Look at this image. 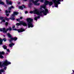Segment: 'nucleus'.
I'll return each instance as SVG.
<instances>
[{"mask_svg": "<svg viewBox=\"0 0 74 74\" xmlns=\"http://www.w3.org/2000/svg\"><path fill=\"white\" fill-rule=\"evenodd\" d=\"M2 62H0V67L1 68L3 67H4L3 69L5 70L7 69V66H8V64H11V63L10 62L8 61L7 60H5L4 62L3 63H2Z\"/></svg>", "mask_w": 74, "mask_h": 74, "instance_id": "1", "label": "nucleus"}, {"mask_svg": "<svg viewBox=\"0 0 74 74\" xmlns=\"http://www.w3.org/2000/svg\"><path fill=\"white\" fill-rule=\"evenodd\" d=\"M27 22V23L28 25V28L30 27H34V25L32 23L33 21V19H32L30 18H27L26 19Z\"/></svg>", "mask_w": 74, "mask_h": 74, "instance_id": "2", "label": "nucleus"}, {"mask_svg": "<svg viewBox=\"0 0 74 74\" xmlns=\"http://www.w3.org/2000/svg\"><path fill=\"white\" fill-rule=\"evenodd\" d=\"M42 12L43 13V14L45 15H47L48 14V10L47 9H45V11L43 10L40 11L39 10H38V15H39V16H42Z\"/></svg>", "mask_w": 74, "mask_h": 74, "instance_id": "3", "label": "nucleus"}, {"mask_svg": "<svg viewBox=\"0 0 74 74\" xmlns=\"http://www.w3.org/2000/svg\"><path fill=\"white\" fill-rule=\"evenodd\" d=\"M7 36H8L9 38H10V39L9 40V41L10 42H12L13 40L16 41V40H18V38L16 37H12V36L9 33L7 34Z\"/></svg>", "mask_w": 74, "mask_h": 74, "instance_id": "4", "label": "nucleus"}, {"mask_svg": "<svg viewBox=\"0 0 74 74\" xmlns=\"http://www.w3.org/2000/svg\"><path fill=\"white\" fill-rule=\"evenodd\" d=\"M45 5H49V6H52V5L53 4V2L49 1H45Z\"/></svg>", "mask_w": 74, "mask_h": 74, "instance_id": "5", "label": "nucleus"}, {"mask_svg": "<svg viewBox=\"0 0 74 74\" xmlns=\"http://www.w3.org/2000/svg\"><path fill=\"white\" fill-rule=\"evenodd\" d=\"M8 30H9L10 32L11 31V30H12V28L10 27L6 29V30L5 28H3V32L4 33H6L7 32Z\"/></svg>", "mask_w": 74, "mask_h": 74, "instance_id": "6", "label": "nucleus"}, {"mask_svg": "<svg viewBox=\"0 0 74 74\" xmlns=\"http://www.w3.org/2000/svg\"><path fill=\"white\" fill-rule=\"evenodd\" d=\"M30 14H33V13H34V14H37L38 15V10L37 9H35L33 11H30Z\"/></svg>", "mask_w": 74, "mask_h": 74, "instance_id": "7", "label": "nucleus"}, {"mask_svg": "<svg viewBox=\"0 0 74 74\" xmlns=\"http://www.w3.org/2000/svg\"><path fill=\"white\" fill-rule=\"evenodd\" d=\"M25 29L23 28H21L19 29H18V33H21L23 32H25Z\"/></svg>", "mask_w": 74, "mask_h": 74, "instance_id": "8", "label": "nucleus"}, {"mask_svg": "<svg viewBox=\"0 0 74 74\" xmlns=\"http://www.w3.org/2000/svg\"><path fill=\"white\" fill-rule=\"evenodd\" d=\"M20 24L24 26H27V24H26V23L24 22L23 21H21L20 22Z\"/></svg>", "mask_w": 74, "mask_h": 74, "instance_id": "9", "label": "nucleus"}, {"mask_svg": "<svg viewBox=\"0 0 74 74\" xmlns=\"http://www.w3.org/2000/svg\"><path fill=\"white\" fill-rule=\"evenodd\" d=\"M52 1L54 3V6H55L57 8L58 7V3L55 1H53V0H52Z\"/></svg>", "mask_w": 74, "mask_h": 74, "instance_id": "10", "label": "nucleus"}, {"mask_svg": "<svg viewBox=\"0 0 74 74\" xmlns=\"http://www.w3.org/2000/svg\"><path fill=\"white\" fill-rule=\"evenodd\" d=\"M6 1L8 4L12 5V2L11 1L9 2V1H8V0H6Z\"/></svg>", "mask_w": 74, "mask_h": 74, "instance_id": "11", "label": "nucleus"}, {"mask_svg": "<svg viewBox=\"0 0 74 74\" xmlns=\"http://www.w3.org/2000/svg\"><path fill=\"white\" fill-rule=\"evenodd\" d=\"M32 5H33V4L31 3H29L28 4V6L29 8H32Z\"/></svg>", "mask_w": 74, "mask_h": 74, "instance_id": "12", "label": "nucleus"}, {"mask_svg": "<svg viewBox=\"0 0 74 74\" xmlns=\"http://www.w3.org/2000/svg\"><path fill=\"white\" fill-rule=\"evenodd\" d=\"M2 73H5V71L3 69H1L0 70V74H2Z\"/></svg>", "mask_w": 74, "mask_h": 74, "instance_id": "13", "label": "nucleus"}, {"mask_svg": "<svg viewBox=\"0 0 74 74\" xmlns=\"http://www.w3.org/2000/svg\"><path fill=\"white\" fill-rule=\"evenodd\" d=\"M12 8L13 9H14V7L13 6H10V7H9L8 8V9L9 10H11V9Z\"/></svg>", "mask_w": 74, "mask_h": 74, "instance_id": "14", "label": "nucleus"}, {"mask_svg": "<svg viewBox=\"0 0 74 74\" xmlns=\"http://www.w3.org/2000/svg\"><path fill=\"white\" fill-rule=\"evenodd\" d=\"M38 2H35L34 3V4L35 5H39L40 4V3H38Z\"/></svg>", "mask_w": 74, "mask_h": 74, "instance_id": "15", "label": "nucleus"}, {"mask_svg": "<svg viewBox=\"0 0 74 74\" xmlns=\"http://www.w3.org/2000/svg\"><path fill=\"white\" fill-rule=\"evenodd\" d=\"M15 45L14 43H12L11 44H10L9 45V46L10 47H12V45Z\"/></svg>", "mask_w": 74, "mask_h": 74, "instance_id": "16", "label": "nucleus"}, {"mask_svg": "<svg viewBox=\"0 0 74 74\" xmlns=\"http://www.w3.org/2000/svg\"><path fill=\"white\" fill-rule=\"evenodd\" d=\"M9 19H10L11 20H12V21H14V20L15 19V18H14L13 17H10L9 18Z\"/></svg>", "mask_w": 74, "mask_h": 74, "instance_id": "17", "label": "nucleus"}, {"mask_svg": "<svg viewBox=\"0 0 74 74\" xmlns=\"http://www.w3.org/2000/svg\"><path fill=\"white\" fill-rule=\"evenodd\" d=\"M0 4H1V5H4L5 4V3L1 1H0Z\"/></svg>", "mask_w": 74, "mask_h": 74, "instance_id": "18", "label": "nucleus"}, {"mask_svg": "<svg viewBox=\"0 0 74 74\" xmlns=\"http://www.w3.org/2000/svg\"><path fill=\"white\" fill-rule=\"evenodd\" d=\"M2 44H3V39H1L0 38V45H2Z\"/></svg>", "mask_w": 74, "mask_h": 74, "instance_id": "19", "label": "nucleus"}, {"mask_svg": "<svg viewBox=\"0 0 74 74\" xmlns=\"http://www.w3.org/2000/svg\"><path fill=\"white\" fill-rule=\"evenodd\" d=\"M13 13L14 14H15V15H18V14H19V12H14Z\"/></svg>", "mask_w": 74, "mask_h": 74, "instance_id": "20", "label": "nucleus"}, {"mask_svg": "<svg viewBox=\"0 0 74 74\" xmlns=\"http://www.w3.org/2000/svg\"><path fill=\"white\" fill-rule=\"evenodd\" d=\"M18 8L20 10H23V8L22 6H19L18 7Z\"/></svg>", "mask_w": 74, "mask_h": 74, "instance_id": "21", "label": "nucleus"}, {"mask_svg": "<svg viewBox=\"0 0 74 74\" xmlns=\"http://www.w3.org/2000/svg\"><path fill=\"white\" fill-rule=\"evenodd\" d=\"M29 3H31V2H32L33 3H34L35 1H34V0H29Z\"/></svg>", "mask_w": 74, "mask_h": 74, "instance_id": "22", "label": "nucleus"}, {"mask_svg": "<svg viewBox=\"0 0 74 74\" xmlns=\"http://www.w3.org/2000/svg\"><path fill=\"white\" fill-rule=\"evenodd\" d=\"M2 47L3 49H7V47L6 46H5V45H3V46Z\"/></svg>", "mask_w": 74, "mask_h": 74, "instance_id": "23", "label": "nucleus"}, {"mask_svg": "<svg viewBox=\"0 0 74 74\" xmlns=\"http://www.w3.org/2000/svg\"><path fill=\"white\" fill-rule=\"evenodd\" d=\"M5 54V53L4 51H2L1 52L0 51V55H4Z\"/></svg>", "mask_w": 74, "mask_h": 74, "instance_id": "24", "label": "nucleus"}, {"mask_svg": "<svg viewBox=\"0 0 74 74\" xmlns=\"http://www.w3.org/2000/svg\"><path fill=\"white\" fill-rule=\"evenodd\" d=\"M53 1H56V2L57 3H58V2H59V1H61V0H53Z\"/></svg>", "mask_w": 74, "mask_h": 74, "instance_id": "25", "label": "nucleus"}, {"mask_svg": "<svg viewBox=\"0 0 74 74\" xmlns=\"http://www.w3.org/2000/svg\"><path fill=\"white\" fill-rule=\"evenodd\" d=\"M21 22H20V23H17L16 24V26H20V25H21Z\"/></svg>", "mask_w": 74, "mask_h": 74, "instance_id": "26", "label": "nucleus"}, {"mask_svg": "<svg viewBox=\"0 0 74 74\" xmlns=\"http://www.w3.org/2000/svg\"><path fill=\"white\" fill-rule=\"evenodd\" d=\"M0 58H1V59H4V57L2 56V55L0 54Z\"/></svg>", "mask_w": 74, "mask_h": 74, "instance_id": "27", "label": "nucleus"}, {"mask_svg": "<svg viewBox=\"0 0 74 74\" xmlns=\"http://www.w3.org/2000/svg\"><path fill=\"white\" fill-rule=\"evenodd\" d=\"M8 22H6L5 23V25L6 26H8Z\"/></svg>", "mask_w": 74, "mask_h": 74, "instance_id": "28", "label": "nucleus"}, {"mask_svg": "<svg viewBox=\"0 0 74 74\" xmlns=\"http://www.w3.org/2000/svg\"><path fill=\"white\" fill-rule=\"evenodd\" d=\"M4 19V17L2 16L0 17V20H3Z\"/></svg>", "mask_w": 74, "mask_h": 74, "instance_id": "29", "label": "nucleus"}, {"mask_svg": "<svg viewBox=\"0 0 74 74\" xmlns=\"http://www.w3.org/2000/svg\"><path fill=\"white\" fill-rule=\"evenodd\" d=\"M3 41L5 42L7 41V39L5 38H3Z\"/></svg>", "mask_w": 74, "mask_h": 74, "instance_id": "30", "label": "nucleus"}, {"mask_svg": "<svg viewBox=\"0 0 74 74\" xmlns=\"http://www.w3.org/2000/svg\"><path fill=\"white\" fill-rule=\"evenodd\" d=\"M43 8L44 9H45L46 8V5H43Z\"/></svg>", "mask_w": 74, "mask_h": 74, "instance_id": "31", "label": "nucleus"}, {"mask_svg": "<svg viewBox=\"0 0 74 74\" xmlns=\"http://www.w3.org/2000/svg\"><path fill=\"white\" fill-rule=\"evenodd\" d=\"M5 20L8 21H9V20H10L9 19V18H7V17L5 18Z\"/></svg>", "mask_w": 74, "mask_h": 74, "instance_id": "32", "label": "nucleus"}, {"mask_svg": "<svg viewBox=\"0 0 74 74\" xmlns=\"http://www.w3.org/2000/svg\"><path fill=\"white\" fill-rule=\"evenodd\" d=\"M38 18H37V17H35L34 18V20H35V21H37V19Z\"/></svg>", "mask_w": 74, "mask_h": 74, "instance_id": "33", "label": "nucleus"}, {"mask_svg": "<svg viewBox=\"0 0 74 74\" xmlns=\"http://www.w3.org/2000/svg\"><path fill=\"white\" fill-rule=\"evenodd\" d=\"M13 30H15V31H18V29H17L16 28L14 29Z\"/></svg>", "mask_w": 74, "mask_h": 74, "instance_id": "34", "label": "nucleus"}, {"mask_svg": "<svg viewBox=\"0 0 74 74\" xmlns=\"http://www.w3.org/2000/svg\"><path fill=\"white\" fill-rule=\"evenodd\" d=\"M7 52H8L9 53H10V50L9 49H7Z\"/></svg>", "mask_w": 74, "mask_h": 74, "instance_id": "35", "label": "nucleus"}, {"mask_svg": "<svg viewBox=\"0 0 74 74\" xmlns=\"http://www.w3.org/2000/svg\"><path fill=\"white\" fill-rule=\"evenodd\" d=\"M40 0H36V1H35V2H36V3H38V1H39Z\"/></svg>", "mask_w": 74, "mask_h": 74, "instance_id": "36", "label": "nucleus"}, {"mask_svg": "<svg viewBox=\"0 0 74 74\" xmlns=\"http://www.w3.org/2000/svg\"><path fill=\"white\" fill-rule=\"evenodd\" d=\"M15 14H14L13 13V14H12V16L13 17H15Z\"/></svg>", "mask_w": 74, "mask_h": 74, "instance_id": "37", "label": "nucleus"}, {"mask_svg": "<svg viewBox=\"0 0 74 74\" xmlns=\"http://www.w3.org/2000/svg\"><path fill=\"white\" fill-rule=\"evenodd\" d=\"M22 6H23L24 8H26V6L24 5H23Z\"/></svg>", "mask_w": 74, "mask_h": 74, "instance_id": "38", "label": "nucleus"}, {"mask_svg": "<svg viewBox=\"0 0 74 74\" xmlns=\"http://www.w3.org/2000/svg\"><path fill=\"white\" fill-rule=\"evenodd\" d=\"M0 32H3V29H0Z\"/></svg>", "mask_w": 74, "mask_h": 74, "instance_id": "39", "label": "nucleus"}, {"mask_svg": "<svg viewBox=\"0 0 74 74\" xmlns=\"http://www.w3.org/2000/svg\"><path fill=\"white\" fill-rule=\"evenodd\" d=\"M2 22H5V20L4 19H3L2 21Z\"/></svg>", "mask_w": 74, "mask_h": 74, "instance_id": "40", "label": "nucleus"}, {"mask_svg": "<svg viewBox=\"0 0 74 74\" xmlns=\"http://www.w3.org/2000/svg\"><path fill=\"white\" fill-rule=\"evenodd\" d=\"M16 20V21H17V22H18V21H20V20L18 19H17Z\"/></svg>", "mask_w": 74, "mask_h": 74, "instance_id": "41", "label": "nucleus"}, {"mask_svg": "<svg viewBox=\"0 0 74 74\" xmlns=\"http://www.w3.org/2000/svg\"><path fill=\"white\" fill-rule=\"evenodd\" d=\"M5 12H6V14H7V13H8V11L7 10H6Z\"/></svg>", "mask_w": 74, "mask_h": 74, "instance_id": "42", "label": "nucleus"}, {"mask_svg": "<svg viewBox=\"0 0 74 74\" xmlns=\"http://www.w3.org/2000/svg\"><path fill=\"white\" fill-rule=\"evenodd\" d=\"M36 17L37 18H40V16H37Z\"/></svg>", "mask_w": 74, "mask_h": 74, "instance_id": "43", "label": "nucleus"}, {"mask_svg": "<svg viewBox=\"0 0 74 74\" xmlns=\"http://www.w3.org/2000/svg\"><path fill=\"white\" fill-rule=\"evenodd\" d=\"M25 14H27L28 13V12L27 11H25Z\"/></svg>", "mask_w": 74, "mask_h": 74, "instance_id": "44", "label": "nucleus"}, {"mask_svg": "<svg viewBox=\"0 0 74 74\" xmlns=\"http://www.w3.org/2000/svg\"><path fill=\"white\" fill-rule=\"evenodd\" d=\"M20 19H23V17H20Z\"/></svg>", "mask_w": 74, "mask_h": 74, "instance_id": "45", "label": "nucleus"}, {"mask_svg": "<svg viewBox=\"0 0 74 74\" xmlns=\"http://www.w3.org/2000/svg\"><path fill=\"white\" fill-rule=\"evenodd\" d=\"M6 15L7 16H9V14H6Z\"/></svg>", "mask_w": 74, "mask_h": 74, "instance_id": "46", "label": "nucleus"}, {"mask_svg": "<svg viewBox=\"0 0 74 74\" xmlns=\"http://www.w3.org/2000/svg\"><path fill=\"white\" fill-rule=\"evenodd\" d=\"M40 8H43V5H41V6H40Z\"/></svg>", "mask_w": 74, "mask_h": 74, "instance_id": "47", "label": "nucleus"}, {"mask_svg": "<svg viewBox=\"0 0 74 74\" xmlns=\"http://www.w3.org/2000/svg\"><path fill=\"white\" fill-rule=\"evenodd\" d=\"M41 2H44V0H40Z\"/></svg>", "mask_w": 74, "mask_h": 74, "instance_id": "48", "label": "nucleus"}, {"mask_svg": "<svg viewBox=\"0 0 74 74\" xmlns=\"http://www.w3.org/2000/svg\"><path fill=\"white\" fill-rule=\"evenodd\" d=\"M57 3H58L59 4H60V2H57Z\"/></svg>", "mask_w": 74, "mask_h": 74, "instance_id": "49", "label": "nucleus"}, {"mask_svg": "<svg viewBox=\"0 0 74 74\" xmlns=\"http://www.w3.org/2000/svg\"><path fill=\"white\" fill-rule=\"evenodd\" d=\"M21 4V2H18V4Z\"/></svg>", "mask_w": 74, "mask_h": 74, "instance_id": "50", "label": "nucleus"}, {"mask_svg": "<svg viewBox=\"0 0 74 74\" xmlns=\"http://www.w3.org/2000/svg\"><path fill=\"white\" fill-rule=\"evenodd\" d=\"M15 26H13L12 27V29H14V28H15Z\"/></svg>", "mask_w": 74, "mask_h": 74, "instance_id": "51", "label": "nucleus"}, {"mask_svg": "<svg viewBox=\"0 0 74 74\" xmlns=\"http://www.w3.org/2000/svg\"><path fill=\"white\" fill-rule=\"evenodd\" d=\"M8 12H9V13H10L11 12V11H10V10Z\"/></svg>", "mask_w": 74, "mask_h": 74, "instance_id": "52", "label": "nucleus"}, {"mask_svg": "<svg viewBox=\"0 0 74 74\" xmlns=\"http://www.w3.org/2000/svg\"><path fill=\"white\" fill-rule=\"evenodd\" d=\"M23 1H27V0H23Z\"/></svg>", "mask_w": 74, "mask_h": 74, "instance_id": "53", "label": "nucleus"}, {"mask_svg": "<svg viewBox=\"0 0 74 74\" xmlns=\"http://www.w3.org/2000/svg\"><path fill=\"white\" fill-rule=\"evenodd\" d=\"M0 11H1V9L0 8Z\"/></svg>", "mask_w": 74, "mask_h": 74, "instance_id": "54", "label": "nucleus"}, {"mask_svg": "<svg viewBox=\"0 0 74 74\" xmlns=\"http://www.w3.org/2000/svg\"><path fill=\"white\" fill-rule=\"evenodd\" d=\"M3 37H5V35H3Z\"/></svg>", "mask_w": 74, "mask_h": 74, "instance_id": "55", "label": "nucleus"}, {"mask_svg": "<svg viewBox=\"0 0 74 74\" xmlns=\"http://www.w3.org/2000/svg\"><path fill=\"white\" fill-rule=\"evenodd\" d=\"M61 1H63V0H62Z\"/></svg>", "mask_w": 74, "mask_h": 74, "instance_id": "56", "label": "nucleus"}, {"mask_svg": "<svg viewBox=\"0 0 74 74\" xmlns=\"http://www.w3.org/2000/svg\"><path fill=\"white\" fill-rule=\"evenodd\" d=\"M8 53H6V54H8Z\"/></svg>", "mask_w": 74, "mask_h": 74, "instance_id": "57", "label": "nucleus"}, {"mask_svg": "<svg viewBox=\"0 0 74 74\" xmlns=\"http://www.w3.org/2000/svg\"><path fill=\"white\" fill-rule=\"evenodd\" d=\"M71 74H73V73H72Z\"/></svg>", "mask_w": 74, "mask_h": 74, "instance_id": "58", "label": "nucleus"}]
</instances>
